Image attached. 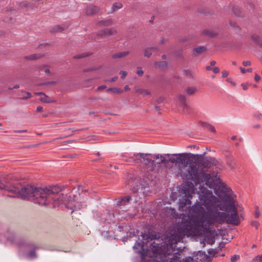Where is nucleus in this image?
<instances>
[{
  "label": "nucleus",
  "instance_id": "obj_1",
  "mask_svg": "<svg viewBox=\"0 0 262 262\" xmlns=\"http://www.w3.org/2000/svg\"><path fill=\"white\" fill-rule=\"evenodd\" d=\"M3 190L16 194L22 200H31L34 203L40 205H47L51 201L58 202L66 201L63 194H59L61 189L57 186H50L48 188H41L31 185L24 186L20 184L8 186L2 182L0 183V190Z\"/></svg>",
  "mask_w": 262,
  "mask_h": 262
},
{
  "label": "nucleus",
  "instance_id": "obj_2",
  "mask_svg": "<svg viewBox=\"0 0 262 262\" xmlns=\"http://www.w3.org/2000/svg\"><path fill=\"white\" fill-rule=\"evenodd\" d=\"M206 152L202 154H194L192 156L191 165L187 167V172L183 174V178L189 181H193L196 184H200L201 179L199 178L200 170L204 168H210L212 166L220 168V163L215 158L210 156L204 157Z\"/></svg>",
  "mask_w": 262,
  "mask_h": 262
},
{
  "label": "nucleus",
  "instance_id": "obj_3",
  "mask_svg": "<svg viewBox=\"0 0 262 262\" xmlns=\"http://www.w3.org/2000/svg\"><path fill=\"white\" fill-rule=\"evenodd\" d=\"M199 188L201 191L199 199L209 212L207 223L209 224L211 222H216L219 223H227V217L229 215V213L219 211V201L212 192L203 186L200 185Z\"/></svg>",
  "mask_w": 262,
  "mask_h": 262
},
{
  "label": "nucleus",
  "instance_id": "obj_4",
  "mask_svg": "<svg viewBox=\"0 0 262 262\" xmlns=\"http://www.w3.org/2000/svg\"><path fill=\"white\" fill-rule=\"evenodd\" d=\"M231 189L228 187L220 186L216 189L215 194L218 196L219 208L222 211H227L229 213L237 208L233 203V198L230 195V191Z\"/></svg>",
  "mask_w": 262,
  "mask_h": 262
},
{
  "label": "nucleus",
  "instance_id": "obj_5",
  "mask_svg": "<svg viewBox=\"0 0 262 262\" xmlns=\"http://www.w3.org/2000/svg\"><path fill=\"white\" fill-rule=\"evenodd\" d=\"M192 156H194V154L190 152L171 154L169 161L176 165H183L187 168L189 165H191Z\"/></svg>",
  "mask_w": 262,
  "mask_h": 262
},
{
  "label": "nucleus",
  "instance_id": "obj_6",
  "mask_svg": "<svg viewBox=\"0 0 262 262\" xmlns=\"http://www.w3.org/2000/svg\"><path fill=\"white\" fill-rule=\"evenodd\" d=\"M200 201L201 204L199 202L196 203L192 206L190 211L194 218L198 219L201 223L203 224L207 220L208 217L207 212L202 207V205H203V203L201 200Z\"/></svg>",
  "mask_w": 262,
  "mask_h": 262
},
{
  "label": "nucleus",
  "instance_id": "obj_7",
  "mask_svg": "<svg viewBox=\"0 0 262 262\" xmlns=\"http://www.w3.org/2000/svg\"><path fill=\"white\" fill-rule=\"evenodd\" d=\"M200 176H201L204 181H205L206 185L208 186L209 188L214 189L215 193L216 189L220 186H223L226 187V185L224 183H222L220 181V179L219 178L216 179V180H213L211 178L210 174L205 173L204 170H200V172H199V178L202 179L200 178ZM201 182H203L202 180H201Z\"/></svg>",
  "mask_w": 262,
  "mask_h": 262
},
{
  "label": "nucleus",
  "instance_id": "obj_8",
  "mask_svg": "<svg viewBox=\"0 0 262 262\" xmlns=\"http://www.w3.org/2000/svg\"><path fill=\"white\" fill-rule=\"evenodd\" d=\"M192 186V184L191 183L183 187L181 193L184 195H183L182 199L180 202V207H184L187 205H188L187 207H190L191 202L190 198H192L191 193L193 191Z\"/></svg>",
  "mask_w": 262,
  "mask_h": 262
},
{
  "label": "nucleus",
  "instance_id": "obj_9",
  "mask_svg": "<svg viewBox=\"0 0 262 262\" xmlns=\"http://www.w3.org/2000/svg\"><path fill=\"white\" fill-rule=\"evenodd\" d=\"M140 235L142 236V239H140V238H138L133 248L137 253L141 254L142 258H143L146 256L147 252V250L144 249V243L143 241H145L146 242H148L150 240V237L149 235H148L147 232H141Z\"/></svg>",
  "mask_w": 262,
  "mask_h": 262
},
{
  "label": "nucleus",
  "instance_id": "obj_10",
  "mask_svg": "<svg viewBox=\"0 0 262 262\" xmlns=\"http://www.w3.org/2000/svg\"><path fill=\"white\" fill-rule=\"evenodd\" d=\"M134 157L139 156V158L136 159L135 163H141L143 162V164L147 166H148L150 170H153L155 167L154 165V160L152 158L150 154H135Z\"/></svg>",
  "mask_w": 262,
  "mask_h": 262
},
{
  "label": "nucleus",
  "instance_id": "obj_11",
  "mask_svg": "<svg viewBox=\"0 0 262 262\" xmlns=\"http://www.w3.org/2000/svg\"><path fill=\"white\" fill-rule=\"evenodd\" d=\"M227 223L237 226L239 224L237 209L229 212V215L227 217Z\"/></svg>",
  "mask_w": 262,
  "mask_h": 262
},
{
  "label": "nucleus",
  "instance_id": "obj_12",
  "mask_svg": "<svg viewBox=\"0 0 262 262\" xmlns=\"http://www.w3.org/2000/svg\"><path fill=\"white\" fill-rule=\"evenodd\" d=\"M117 31L115 29L112 28H105L101 29L97 33V35L100 37H108L111 35L116 34Z\"/></svg>",
  "mask_w": 262,
  "mask_h": 262
},
{
  "label": "nucleus",
  "instance_id": "obj_13",
  "mask_svg": "<svg viewBox=\"0 0 262 262\" xmlns=\"http://www.w3.org/2000/svg\"><path fill=\"white\" fill-rule=\"evenodd\" d=\"M227 164L231 169H234L236 166V160L230 153L225 155Z\"/></svg>",
  "mask_w": 262,
  "mask_h": 262
},
{
  "label": "nucleus",
  "instance_id": "obj_14",
  "mask_svg": "<svg viewBox=\"0 0 262 262\" xmlns=\"http://www.w3.org/2000/svg\"><path fill=\"white\" fill-rule=\"evenodd\" d=\"M128 184L130 186L132 191L134 193L137 192L141 187L140 181L136 178L132 179Z\"/></svg>",
  "mask_w": 262,
  "mask_h": 262
},
{
  "label": "nucleus",
  "instance_id": "obj_15",
  "mask_svg": "<svg viewBox=\"0 0 262 262\" xmlns=\"http://www.w3.org/2000/svg\"><path fill=\"white\" fill-rule=\"evenodd\" d=\"M186 233L189 235H195L198 233V228L197 226L189 224L185 227Z\"/></svg>",
  "mask_w": 262,
  "mask_h": 262
},
{
  "label": "nucleus",
  "instance_id": "obj_16",
  "mask_svg": "<svg viewBox=\"0 0 262 262\" xmlns=\"http://www.w3.org/2000/svg\"><path fill=\"white\" fill-rule=\"evenodd\" d=\"M131 200L132 197L130 196H127L121 199H118L117 201V205L120 209H122L123 206H125L127 205Z\"/></svg>",
  "mask_w": 262,
  "mask_h": 262
},
{
  "label": "nucleus",
  "instance_id": "obj_17",
  "mask_svg": "<svg viewBox=\"0 0 262 262\" xmlns=\"http://www.w3.org/2000/svg\"><path fill=\"white\" fill-rule=\"evenodd\" d=\"M99 10V8L98 7L90 5L87 7L85 12L87 15H93L96 14Z\"/></svg>",
  "mask_w": 262,
  "mask_h": 262
},
{
  "label": "nucleus",
  "instance_id": "obj_18",
  "mask_svg": "<svg viewBox=\"0 0 262 262\" xmlns=\"http://www.w3.org/2000/svg\"><path fill=\"white\" fill-rule=\"evenodd\" d=\"M207 50V49L205 47L200 46H198L196 48H194L192 51V54L194 56H198L200 55L202 53L205 52Z\"/></svg>",
  "mask_w": 262,
  "mask_h": 262
},
{
  "label": "nucleus",
  "instance_id": "obj_19",
  "mask_svg": "<svg viewBox=\"0 0 262 262\" xmlns=\"http://www.w3.org/2000/svg\"><path fill=\"white\" fill-rule=\"evenodd\" d=\"M202 35L205 36L213 38L218 35V33L215 32L213 30L205 29L203 31Z\"/></svg>",
  "mask_w": 262,
  "mask_h": 262
},
{
  "label": "nucleus",
  "instance_id": "obj_20",
  "mask_svg": "<svg viewBox=\"0 0 262 262\" xmlns=\"http://www.w3.org/2000/svg\"><path fill=\"white\" fill-rule=\"evenodd\" d=\"M68 26L65 25H57L54 27H53L51 30L50 32L51 33H57L61 32L66 29H67Z\"/></svg>",
  "mask_w": 262,
  "mask_h": 262
},
{
  "label": "nucleus",
  "instance_id": "obj_21",
  "mask_svg": "<svg viewBox=\"0 0 262 262\" xmlns=\"http://www.w3.org/2000/svg\"><path fill=\"white\" fill-rule=\"evenodd\" d=\"M233 12L236 16L243 17L245 16V13L242 11L241 9L237 7H234L232 9Z\"/></svg>",
  "mask_w": 262,
  "mask_h": 262
},
{
  "label": "nucleus",
  "instance_id": "obj_22",
  "mask_svg": "<svg viewBox=\"0 0 262 262\" xmlns=\"http://www.w3.org/2000/svg\"><path fill=\"white\" fill-rule=\"evenodd\" d=\"M113 24V21L111 19L101 20L98 22L97 25L99 27L109 26Z\"/></svg>",
  "mask_w": 262,
  "mask_h": 262
},
{
  "label": "nucleus",
  "instance_id": "obj_23",
  "mask_svg": "<svg viewBox=\"0 0 262 262\" xmlns=\"http://www.w3.org/2000/svg\"><path fill=\"white\" fill-rule=\"evenodd\" d=\"M199 123L202 126L207 127L211 132L214 133H216V130H215L214 127L213 125H212L211 124H209L207 122L201 121H200L199 122Z\"/></svg>",
  "mask_w": 262,
  "mask_h": 262
},
{
  "label": "nucleus",
  "instance_id": "obj_24",
  "mask_svg": "<svg viewBox=\"0 0 262 262\" xmlns=\"http://www.w3.org/2000/svg\"><path fill=\"white\" fill-rule=\"evenodd\" d=\"M155 66L160 69H166L167 67V62L166 61H156L154 63Z\"/></svg>",
  "mask_w": 262,
  "mask_h": 262
},
{
  "label": "nucleus",
  "instance_id": "obj_25",
  "mask_svg": "<svg viewBox=\"0 0 262 262\" xmlns=\"http://www.w3.org/2000/svg\"><path fill=\"white\" fill-rule=\"evenodd\" d=\"M42 56H43V55L41 54H39H39H31V55H29L25 56V58L26 59H28L29 60H33L39 59L40 58L42 57Z\"/></svg>",
  "mask_w": 262,
  "mask_h": 262
},
{
  "label": "nucleus",
  "instance_id": "obj_26",
  "mask_svg": "<svg viewBox=\"0 0 262 262\" xmlns=\"http://www.w3.org/2000/svg\"><path fill=\"white\" fill-rule=\"evenodd\" d=\"M122 7L123 5L121 3L116 2L113 4L110 13H112L115 12L116 11L118 10V9H121V8H122Z\"/></svg>",
  "mask_w": 262,
  "mask_h": 262
},
{
  "label": "nucleus",
  "instance_id": "obj_27",
  "mask_svg": "<svg viewBox=\"0 0 262 262\" xmlns=\"http://www.w3.org/2000/svg\"><path fill=\"white\" fill-rule=\"evenodd\" d=\"M129 54L128 51H124L122 52H118L112 55V58L114 59L115 58H120L126 56Z\"/></svg>",
  "mask_w": 262,
  "mask_h": 262
},
{
  "label": "nucleus",
  "instance_id": "obj_28",
  "mask_svg": "<svg viewBox=\"0 0 262 262\" xmlns=\"http://www.w3.org/2000/svg\"><path fill=\"white\" fill-rule=\"evenodd\" d=\"M40 100L43 103H51L54 101L53 100L50 99V97L46 94L43 95V97L40 98Z\"/></svg>",
  "mask_w": 262,
  "mask_h": 262
},
{
  "label": "nucleus",
  "instance_id": "obj_29",
  "mask_svg": "<svg viewBox=\"0 0 262 262\" xmlns=\"http://www.w3.org/2000/svg\"><path fill=\"white\" fill-rule=\"evenodd\" d=\"M91 55V53L90 52H85V53H82L81 54H77L74 56V59H81L83 58L88 56H89Z\"/></svg>",
  "mask_w": 262,
  "mask_h": 262
},
{
  "label": "nucleus",
  "instance_id": "obj_30",
  "mask_svg": "<svg viewBox=\"0 0 262 262\" xmlns=\"http://www.w3.org/2000/svg\"><path fill=\"white\" fill-rule=\"evenodd\" d=\"M140 184L141 188H146L149 187V183L145 179H140Z\"/></svg>",
  "mask_w": 262,
  "mask_h": 262
},
{
  "label": "nucleus",
  "instance_id": "obj_31",
  "mask_svg": "<svg viewBox=\"0 0 262 262\" xmlns=\"http://www.w3.org/2000/svg\"><path fill=\"white\" fill-rule=\"evenodd\" d=\"M160 159L161 161L160 163H158V164H163L165 166H166L168 162H169V158L168 159H166L164 156H163L162 155H160Z\"/></svg>",
  "mask_w": 262,
  "mask_h": 262
},
{
  "label": "nucleus",
  "instance_id": "obj_32",
  "mask_svg": "<svg viewBox=\"0 0 262 262\" xmlns=\"http://www.w3.org/2000/svg\"><path fill=\"white\" fill-rule=\"evenodd\" d=\"M152 55L151 48L147 47L144 50V56L147 58H149Z\"/></svg>",
  "mask_w": 262,
  "mask_h": 262
},
{
  "label": "nucleus",
  "instance_id": "obj_33",
  "mask_svg": "<svg viewBox=\"0 0 262 262\" xmlns=\"http://www.w3.org/2000/svg\"><path fill=\"white\" fill-rule=\"evenodd\" d=\"M136 92L139 94L143 95H149L150 94L148 90L143 89H138L136 90Z\"/></svg>",
  "mask_w": 262,
  "mask_h": 262
},
{
  "label": "nucleus",
  "instance_id": "obj_34",
  "mask_svg": "<svg viewBox=\"0 0 262 262\" xmlns=\"http://www.w3.org/2000/svg\"><path fill=\"white\" fill-rule=\"evenodd\" d=\"M107 92H112L113 93H117V94H119V93H121L123 92V90H122L121 89H119V88H108L107 90H106Z\"/></svg>",
  "mask_w": 262,
  "mask_h": 262
},
{
  "label": "nucleus",
  "instance_id": "obj_35",
  "mask_svg": "<svg viewBox=\"0 0 262 262\" xmlns=\"http://www.w3.org/2000/svg\"><path fill=\"white\" fill-rule=\"evenodd\" d=\"M229 24H230V26L233 29H234L235 31H238L240 30L239 27L237 25V24L236 23L233 22V21H230Z\"/></svg>",
  "mask_w": 262,
  "mask_h": 262
},
{
  "label": "nucleus",
  "instance_id": "obj_36",
  "mask_svg": "<svg viewBox=\"0 0 262 262\" xmlns=\"http://www.w3.org/2000/svg\"><path fill=\"white\" fill-rule=\"evenodd\" d=\"M251 38L252 40L256 43L257 44L258 42H259L261 40L260 39L259 36L257 34H253L251 36Z\"/></svg>",
  "mask_w": 262,
  "mask_h": 262
},
{
  "label": "nucleus",
  "instance_id": "obj_37",
  "mask_svg": "<svg viewBox=\"0 0 262 262\" xmlns=\"http://www.w3.org/2000/svg\"><path fill=\"white\" fill-rule=\"evenodd\" d=\"M19 6L21 7H31L32 6V5L30 3L25 1V2H22L19 3Z\"/></svg>",
  "mask_w": 262,
  "mask_h": 262
},
{
  "label": "nucleus",
  "instance_id": "obj_38",
  "mask_svg": "<svg viewBox=\"0 0 262 262\" xmlns=\"http://www.w3.org/2000/svg\"><path fill=\"white\" fill-rule=\"evenodd\" d=\"M57 83V81H46L41 82L38 84L39 86H42V85H47L50 84H55Z\"/></svg>",
  "mask_w": 262,
  "mask_h": 262
},
{
  "label": "nucleus",
  "instance_id": "obj_39",
  "mask_svg": "<svg viewBox=\"0 0 262 262\" xmlns=\"http://www.w3.org/2000/svg\"><path fill=\"white\" fill-rule=\"evenodd\" d=\"M196 91V89L193 87H188L186 89V92L188 95H192Z\"/></svg>",
  "mask_w": 262,
  "mask_h": 262
},
{
  "label": "nucleus",
  "instance_id": "obj_40",
  "mask_svg": "<svg viewBox=\"0 0 262 262\" xmlns=\"http://www.w3.org/2000/svg\"><path fill=\"white\" fill-rule=\"evenodd\" d=\"M180 102L181 103L185 104V102L186 101L185 96L184 95L180 94L178 96Z\"/></svg>",
  "mask_w": 262,
  "mask_h": 262
},
{
  "label": "nucleus",
  "instance_id": "obj_41",
  "mask_svg": "<svg viewBox=\"0 0 262 262\" xmlns=\"http://www.w3.org/2000/svg\"><path fill=\"white\" fill-rule=\"evenodd\" d=\"M101 67H94V68H86L83 70L84 72H91L93 71L98 70L100 69Z\"/></svg>",
  "mask_w": 262,
  "mask_h": 262
},
{
  "label": "nucleus",
  "instance_id": "obj_42",
  "mask_svg": "<svg viewBox=\"0 0 262 262\" xmlns=\"http://www.w3.org/2000/svg\"><path fill=\"white\" fill-rule=\"evenodd\" d=\"M147 234L148 235H149L150 241L157 239V235L155 233H153L152 232H150L148 231L147 232Z\"/></svg>",
  "mask_w": 262,
  "mask_h": 262
},
{
  "label": "nucleus",
  "instance_id": "obj_43",
  "mask_svg": "<svg viewBox=\"0 0 262 262\" xmlns=\"http://www.w3.org/2000/svg\"><path fill=\"white\" fill-rule=\"evenodd\" d=\"M28 255L30 258H36L37 257V255L36 254L35 250H32L30 251L28 253Z\"/></svg>",
  "mask_w": 262,
  "mask_h": 262
},
{
  "label": "nucleus",
  "instance_id": "obj_44",
  "mask_svg": "<svg viewBox=\"0 0 262 262\" xmlns=\"http://www.w3.org/2000/svg\"><path fill=\"white\" fill-rule=\"evenodd\" d=\"M252 262H262V255H257L253 259Z\"/></svg>",
  "mask_w": 262,
  "mask_h": 262
},
{
  "label": "nucleus",
  "instance_id": "obj_45",
  "mask_svg": "<svg viewBox=\"0 0 262 262\" xmlns=\"http://www.w3.org/2000/svg\"><path fill=\"white\" fill-rule=\"evenodd\" d=\"M239 255H233L230 258L231 261L236 262V261L239 259Z\"/></svg>",
  "mask_w": 262,
  "mask_h": 262
},
{
  "label": "nucleus",
  "instance_id": "obj_46",
  "mask_svg": "<svg viewBox=\"0 0 262 262\" xmlns=\"http://www.w3.org/2000/svg\"><path fill=\"white\" fill-rule=\"evenodd\" d=\"M136 73L139 76H142L143 75L144 72H143L141 67H137Z\"/></svg>",
  "mask_w": 262,
  "mask_h": 262
},
{
  "label": "nucleus",
  "instance_id": "obj_47",
  "mask_svg": "<svg viewBox=\"0 0 262 262\" xmlns=\"http://www.w3.org/2000/svg\"><path fill=\"white\" fill-rule=\"evenodd\" d=\"M208 253L211 256H213L216 253V249H210L208 251Z\"/></svg>",
  "mask_w": 262,
  "mask_h": 262
},
{
  "label": "nucleus",
  "instance_id": "obj_48",
  "mask_svg": "<svg viewBox=\"0 0 262 262\" xmlns=\"http://www.w3.org/2000/svg\"><path fill=\"white\" fill-rule=\"evenodd\" d=\"M150 156L152 158V159L154 160V165H155V166H156L155 160L157 159H158L159 158V157H160V156L159 155V154H158V155L150 154Z\"/></svg>",
  "mask_w": 262,
  "mask_h": 262
},
{
  "label": "nucleus",
  "instance_id": "obj_49",
  "mask_svg": "<svg viewBox=\"0 0 262 262\" xmlns=\"http://www.w3.org/2000/svg\"><path fill=\"white\" fill-rule=\"evenodd\" d=\"M126 236L128 237V238H132L134 236H136V234L135 233V231H130L129 233H127Z\"/></svg>",
  "mask_w": 262,
  "mask_h": 262
},
{
  "label": "nucleus",
  "instance_id": "obj_50",
  "mask_svg": "<svg viewBox=\"0 0 262 262\" xmlns=\"http://www.w3.org/2000/svg\"><path fill=\"white\" fill-rule=\"evenodd\" d=\"M164 98L163 97H160L156 99L155 101L158 103H161L164 101Z\"/></svg>",
  "mask_w": 262,
  "mask_h": 262
},
{
  "label": "nucleus",
  "instance_id": "obj_51",
  "mask_svg": "<svg viewBox=\"0 0 262 262\" xmlns=\"http://www.w3.org/2000/svg\"><path fill=\"white\" fill-rule=\"evenodd\" d=\"M89 99L90 100H104L105 99L104 98L99 97H90Z\"/></svg>",
  "mask_w": 262,
  "mask_h": 262
},
{
  "label": "nucleus",
  "instance_id": "obj_52",
  "mask_svg": "<svg viewBox=\"0 0 262 262\" xmlns=\"http://www.w3.org/2000/svg\"><path fill=\"white\" fill-rule=\"evenodd\" d=\"M46 67H47V65L43 64L37 67V69L39 71H43Z\"/></svg>",
  "mask_w": 262,
  "mask_h": 262
},
{
  "label": "nucleus",
  "instance_id": "obj_53",
  "mask_svg": "<svg viewBox=\"0 0 262 262\" xmlns=\"http://www.w3.org/2000/svg\"><path fill=\"white\" fill-rule=\"evenodd\" d=\"M135 159H134L133 157H130V158H125L124 159V160L126 162H135Z\"/></svg>",
  "mask_w": 262,
  "mask_h": 262
},
{
  "label": "nucleus",
  "instance_id": "obj_54",
  "mask_svg": "<svg viewBox=\"0 0 262 262\" xmlns=\"http://www.w3.org/2000/svg\"><path fill=\"white\" fill-rule=\"evenodd\" d=\"M120 74H121V78L124 79L127 75V72L124 71H121Z\"/></svg>",
  "mask_w": 262,
  "mask_h": 262
},
{
  "label": "nucleus",
  "instance_id": "obj_55",
  "mask_svg": "<svg viewBox=\"0 0 262 262\" xmlns=\"http://www.w3.org/2000/svg\"><path fill=\"white\" fill-rule=\"evenodd\" d=\"M106 88V86L105 85H102L98 86L96 90L97 91H99L102 90L103 89H105Z\"/></svg>",
  "mask_w": 262,
  "mask_h": 262
},
{
  "label": "nucleus",
  "instance_id": "obj_56",
  "mask_svg": "<svg viewBox=\"0 0 262 262\" xmlns=\"http://www.w3.org/2000/svg\"><path fill=\"white\" fill-rule=\"evenodd\" d=\"M206 231L207 232H209L211 234H213L214 235H216V232H215V231L214 230H209L208 228H206Z\"/></svg>",
  "mask_w": 262,
  "mask_h": 262
},
{
  "label": "nucleus",
  "instance_id": "obj_57",
  "mask_svg": "<svg viewBox=\"0 0 262 262\" xmlns=\"http://www.w3.org/2000/svg\"><path fill=\"white\" fill-rule=\"evenodd\" d=\"M26 96L23 97L24 99H27L31 97V94L29 92H26Z\"/></svg>",
  "mask_w": 262,
  "mask_h": 262
},
{
  "label": "nucleus",
  "instance_id": "obj_58",
  "mask_svg": "<svg viewBox=\"0 0 262 262\" xmlns=\"http://www.w3.org/2000/svg\"><path fill=\"white\" fill-rule=\"evenodd\" d=\"M252 225L255 227L256 228H258L259 225V224L258 222L257 221H253L252 222Z\"/></svg>",
  "mask_w": 262,
  "mask_h": 262
},
{
  "label": "nucleus",
  "instance_id": "obj_59",
  "mask_svg": "<svg viewBox=\"0 0 262 262\" xmlns=\"http://www.w3.org/2000/svg\"><path fill=\"white\" fill-rule=\"evenodd\" d=\"M226 80H227V81H228V82H229L230 83H231V84H232L234 86L236 85V83L235 82H234L233 81H232L231 78H228L226 79Z\"/></svg>",
  "mask_w": 262,
  "mask_h": 262
},
{
  "label": "nucleus",
  "instance_id": "obj_60",
  "mask_svg": "<svg viewBox=\"0 0 262 262\" xmlns=\"http://www.w3.org/2000/svg\"><path fill=\"white\" fill-rule=\"evenodd\" d=\"M212 70L214 73H218L220 72V69L216 67L212 68Z\"/></svg>",
  "mask_w": 262,
  "mask_h": 262
},
{
  "label": "nucleus",
  "instance_id": "obj_61",
  "mask_svg": "<svg viewBox=\"0 0 262 262\" xmlns=\"http://www.w3.org/2000/svg\"><path fill=\"white\" fill-rule=\"evenodd\" d=\"M222 73V77L223 78L227 77L229 74V73L226 70L223 71Z\"/></svg>",
  "mask_w": 262,
  "mask_h": 262
},
{
  "label": "nucleus",
  "instance_id": "obj_62",
  "mask_svg": "<svg viewBox=\"0 0 262 262\" xmlns=\"http://www.w3.org/2000/svg\"><path fill=\"white\" fill-rule=\"evenodd\" d=\"M243 64L244 66H245V67L250 66L251 64V62L249 60L244 61L243 62Z\"/></svg>",
  "mask_w": 262,
  "mask_h": 262
},
{
  "label": "nucleus",
  "instance_id": "obj_63",
  "mask_svg": "<svg viewBox=\"0 0 262 262\" xmlns=\"http://www.w3.org/2000/svg\"><path fill=\"white\" fill-rule=\"evenodd\" d=\"M255 116L258 119L261 120L262 119V114L258 113L255 115Z\"/></svg>",
  "mask_w": 262,
  "mask_h": 262
},
{
  "label": "nucleus",
  "instance_id": "obj_64",
  "mask_svg": "<svg viewBox=\"0 0 262 262\" xmlns=\"http://www.w3.org/2000/svg\"><path fill=\"white\" fill-rule=\"evenodd\" d=\"M241 86L243 87V88L244 90H247L248 89L247 84L243 83L241 84Z\"/></svg>",
  "mask_w": 262,
  "mask_h": 262
}]
</instances>
